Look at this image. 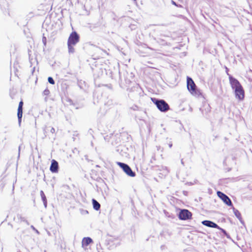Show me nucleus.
Here are the masks:
<instances>
[{"label": "nucleus", "mask_w": 252, "mask_h": 252, "mask_svg": "<svg viewBox=\"0 0 252 252\" xmlns=\"http://www.w3.org/2000/svg\"><path fill=\"white\" fill-rule=\"evenodd\" d=\"M152 100L161 112H166L169 109L168 104L164 100H159L155 98H152Z\"/></svg>", "instance_id": "obj_1"}, {"label": "nucleus", "mask_w": 252, "mask_h": 252, "mask_svg": "<svg viewBox=\"0 0 252 252\" xmlns=\"http://www.w3.org/2000/svg\"><path fill=\"white\" fill-rule=\"evenodd\" d=\"M187 87L189 92L193 95L198 94V92L196 89V85L192 79L189 77L187 78Z\"/></svg>", "instance_id": "obj_2"}, {"label": "nucleus", "mask_w": 252, "mask_h": 252, "mask_svg": "<svg viewBox=\"0 0 252 252\" xmlns=\"http://www.w3.org/2000/svg\"><path fill=\"white\" fill-rule=\"evenodd\" d=\"M118 164L123 169L124 171L129 176L133 177L135 176V173L132 171L130 167L124 163L118 162Z\"/></svg>", "instance_id": "obj_3"}, {"label": "nucleus", "mask_w": 252, "mask_h": 252, "mask_svg": "<svg viewBox=\"0 0 252 252\" xmlns=\"http://www.w3.org/2000/svg\"><path fill=\"white\" fill-rule=\"evenodd\" d=\"M79 41V36L76 32H72L67 41V43H70L73 45H76Z\"/></svg>", "instance_id": "obj_4"}, {"label": "nucleus", "mask_w": 252, "mask_h": 252, "mask_svg": "<svg viewBox=\"0 0 252 252\" xmlns=\"http://www.w3.org/2000/svg\"><path fill=\"white\" fill-rule=\"evenodd\" d=\"M217 195L227 205L229 206H232L231 200L226 195L220 191L217 192Z\"/></svg>", "instance_id": "obj_5"}, {"label": "nucleus", "mask_w": 252, "mask_h": 252, "mask_svg": "<svg viewBox=\"0 0 252 252\" xmlns=\"http://www.w3.org/2000/svg\"><path fill=\"white\" fill-rule=\"evenodd\" d=\"M229 82L233 90H235L242 87L239 82L235 78H233L231 75H229Z\"/></svg>", "instance_id": "obj_6"}, {"label": "nucleus", "mask_w": 252, "mask_h": 252, "mask_svg": "<svg viewBox=\"0 0 252 252\" xmlns=\"http://www.w3.org/2000/svg\"><path fill=\"white\" fill-rule=\"evenodd\" d=\"M191 217V213L187 210H182L179 215V218L182 220L189 219Z\"/></svg>", "instance_id": "obj_7"}, {"label": "nucleus", "mask_w": 252, "mask_h": 252, "mask_svg": "<svg viewBox=\"0 0 252 252\" xmlns=\"http://www.w3.org/2000/svg\"><path fill=\"white\" fill-rule=\"evenodd\" d=\"M235 96L239 100L243 99L244 97V91L242 87L234 90Z\"/></svg>", "instance_id": "obj_8"}, {"label": "nucleus", "mask_w": 252, "mask_h": 252, "mask_svg": "<svg viewBox=\"0 0 252 252\" xmlns=\"http://www.w3.org/2000/svg\"><path fill=\"white\" fill-rule=\"evenodd\" d=\"M58 163L57 161L53 159L52 161L50 170L53 173H57L58 171Z\"/></svg>", "instance_id": "obj_9"}, {"label": "nucleus", "mask_w": 252, "mask_h": 252, "mask_svg": "<svg viewBox=\"0 0 252 252\" xmlns=\"http://www.w3.org/2000/svg\"><path fill=\"white\" fill-rule=\"evenodd\" d=\"M202 223L208 227L212 228H219V226L216 223L210 220H204L202 222Z\"/></svg>", "instance_id": "obj_10"}, {"label": "nucleus", "mask_w": 252, "mask_h": 252, "mask_svg": "<svg viewBox=\"0 0 252 252\" xmlns=\"http://www.w3.org/2000/svg\"><path fill=\"white\" fill-rule=\"evenodd\" d=\"M92 243H93V240L90 237H85L82 241V246L85 248Z\"/></svg>", "instance_id": "obj_11"}, {"label": "nucleus", "mask_w": 252, "mask_h": 252, "mask_svg": "<svg viewBox=\"0 0 252 252\" xmlns=\"http://www.w3.org/2000/svg\"><path fill=\"white\" fill-rule=\"evenodd\" d=\"M22 110H23V107L18 106L17 116H18V122L19 124H20L21 122V119L22 117V114H23Z\"/></svg>", "instance_id": "obj_12"}, {"label": "nucleus", "mask_w": 252, "mask_h": 252, "mask_svg": "<svg viewBox=\"0 0 252 252\" xmlns=\"http://www.w3.org/2000/svg\"><path fill=\"white\" fill-rule=\"evenodd\" d=\"M40 193V195H41L42 200L43 202L44 206L45 208H46L47 207V201L46 196L42 190H41Z\"/></svg>", "instance_id": "obj_13"}, {"label": "nucleus", "mask_w": 252, "mask_h": 252, "mask_svg": "<svg viewBox=\"0 0 252 252\" xmlns=\"http://www.w3.org/2000/svg\"><path fill=\"white\" fill-rule=\"evenodd\" d=\"M93 204L94 209L95 210H98L100 209V205L99 203L95 199H93Z\"/></svg>", "instance_id": "obj_14"}, {"label": "nucleus", "mask_w": 252, "mask_h": 252, "mask_svg": "<svg viewBox=\"0 0 252 252\" xmlns=\"http://www.w3.org/2000/svg\"><path fill=\"white\" fill-rule=\"evenodd\" d=\"M75 45L67 43V47L69 53H73L75 52L74 46Z\"/></svg>", "instance_id": "obj_15"}, {"label": "nucleus", "mask_w": 252, "mask_h": 252, "mask_svg": "<svg viewBox=\"0 0 252 252\" xmlns=\"http://www.w3.org/2000/svg\"><path fill=\"white\" fill-rule=\"evenodd\" d=\"M234 214H235V216L240 220H241L242 219L241 218V214L240 212L237 209H235L234 208H233Z\"/></svg>", "instance_id": "obj_16"}, {"label": "nucleus", "mask_w": 252, "mask_h": 252, "mask_svg": "<svg viewBox=\"0 0 252 252\" xmlns=\"http://www.w3.org/2000/svg\"><path fill=\"white\" fill-rule=\"evenodd\" d=\"M48 81L50 84H51L52 85H54L55 84V81H54V79L51 77H48Z\"/></svg>", "instance_id": "obj_17"}, {"label": "nucleus", "mask_w": 252, "mask_h": 252, "mask_svg": "<svg viewBox=\"0 0 252 252\" xmlns=\"http://www.w3.org/2000/svg\"><path fill=\"white\" fill-rule=\"evenodd\" d=\"M50 93V91L48 89H45L44 91H43V94L45 95H49Z\"/></svg>", "instance_id": "obj_18"}, {"label": "nucleus", "mask_w": 252, "mask_h": 252, "mask_svg": "<svg viewBox=\"0 0 252 252\" xmlns=\"http://www.w3.org/2000/svg\"><path fill=\"white\" fill-rule=\"evenodd\" d=\"M31 228H32L33 230H34V231H35V232L37 234H39V231H38L37 229H36L33 225H32V226H31Z\"/></svg>", "instance_id": "obj_19"}, {"label": "nucleus", "mask_w": 252, "mask_h": 252, "mask_svg": "<svg viewBox=\"0 0 252 252\" xmlns=\"http://www.w3.org/2000/svg\"><path fill=\"white\" fill-rule=\"evenodd\" d=\"M23 102L22 101H21L20 102H19V106H20V107H23Z\"/></svg>", "instance_id": "obj_20"}, {"label": "nucleus", "mask_w": 252, "mask_h": 252, "mask_svg": "<svg viewBox=\"0 0 252 252\" xmlns=\"http://www.w3.org/2000/svg\"><path fill=\"white\" fill-rule=\"evenodd\" d=\"M55 130L54 128H52V129H51V132H52V133H54L55 132Z\"/></svg>", "instance_id": "obj_21"}, {"label": "nucleus", "mask_w": 252, "mask_h": 252, "mask_svg": "<svg viewBox=\"0 0 252 252\" xmlns=\"http://www.w3.org/2000/svg\"><path fill=\"white\" fill-rule=\"evenodd\" d=\"M168 145H169V147L170 148H171V147H172V143H169Z\"/></svg>", "instance_id": "obj_22"}, {"label": "nucleus", "mask_w": 252, "mask_h": 252, "mask_svg": "<svg viewBox=\"0 0 252 252\" xmlns=\"http://www.w3.org/2000/svg\"><path fill=\"white\" fill-rule=\"evenodd\" d=\"M45 41H46V38L44 37L43 38V42L45 44Z\"/></svg>", "instance_id": "obj_23"}, {"label": "nucleus", "mask_w": 252, "mask_h": 252, "mask_svg": "<svg viewBox=\"0 0 252 252\" xmlns=\"http://www.w3.org/2000/svg\"><path fill=\"white\" fill-rule=\"evenodd\" d=\"M226 73L227 74V75L229 76V73H228V68L227 67H226Z\"/></svg>", "instance_id": "obj_24"}, {"label": "nucleus", "mask_w": 252, "mask_h": 252, "mask_svg": "<svg viewBox=\"0 0 252 252\" xmlns=\"http://www.w3.org/2000/svg\"><path fill=\"white\" fill-rule=\"evenodd\" d=\"M172 3L173 4H174V5H176V3H175L174 1H172Z\"/></svg>", "instance_id": "obj_25"}, {"label": "nucleus", "mask_w": 252, "mask_h": 252, "mask_svg": "<svg viewBox=\"0 0 252 252\" xmlns=\"http://www.w3.org/2000/svg\"><path fill=\"white\" fill-rule=\"evenodd\" d=\"M44 252H47L46 251H45Z\"/></svg>", "instance_id": "obj_26"}]
</instances>
